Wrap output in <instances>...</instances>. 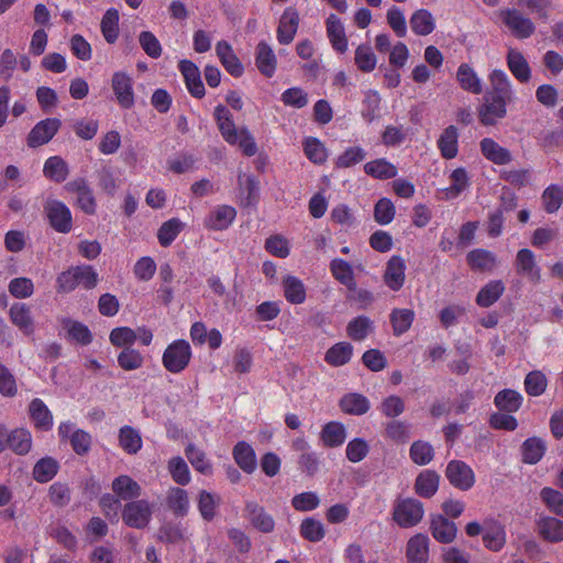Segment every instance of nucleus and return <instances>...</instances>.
<instances>
[{"instance_id": "obj_1", "label": "nucleus", "mask_w": 563, "mask_h": 563, "mask_svg": "<svg viewBox=\"0 0 563 563\" xmlns=\"http://www.w3.org/2000/svg\"><path fill=\"white\" fill-rule=\"evenodd\" d=\"M191 347L186 340H175L165 349L162 363L166 371L179 374L189 365Z\"/></svg>"}, {"instance_id": "obj_2", "label": "nucleus", "mask_w": 563, "mask_h": 563, "mask_svg": "<svg viewBox=\"0 0 563 563\" xmlns=\"http://www.w3.org/2000/svg\"><path fill=\"white\" fill-rule=\"evenodd\" d=\"M503 24L516 38H529L536 32L532 20L518 9H503L498 13Z\"/></svg>"}, {"instance_id": "obj_3", "label": "nucleus", "mask_w": 563, "mask_h": 563, "mask_svg": "<svg viewBox=\"0 0 563 563\" xmlns=\"http://www.w3.org/2000/svg\"><path fill=\"white\" fill-rule=\"evenodd\" d=\"M423 514L422 503L413 498H407L397 503L393 517L399 527L411 528L422 520Z\"/></svg>"}, {"instance_id": "obj_4", "label": "nucleus", "mask_w": 563, "mask_h": 563, "mask_svg": "<svg viewBox=\"0 0 563 563\" xmlns=\"http://www.w3.org/2000/svg\"><path fill=\"white\" fill-rule=\"evenodd\" d=\"M44 211L51 227L59 233H68L73 229L70 209L62 201L48 199L44 205Z\"/></svg>"}, {"instance_id": "obj_5", "label": "nucleus", "mask_w": 563, "mask_h": 563, "mask_svg": "<svg viewBox=\"0 0 563 563\" xmlns=\"http://www.w3.org/2000/svg\"><path fill=\"white\" fill-rule=\"evenodd\" d=\"M152 512V507L147 500H132L125 504L122 519L129 527L143 529L151 521Z\"/></svg>"}, {"instance_id": "obj_6", "label": "nucleus", "mask_w": 563, "mask_h": 563, "mask_svg": "<svg viewBox=\"0 0 563 563\" xmlns=\"http://www.w3.org/2000/svg\"><path fill=\"white\" fill-rule=\"evenodd\" d=\"M445 476L452 486L463 492L471 489L475 484L473 470L460 460H453L448 463Z\"/></svg>"}, {"instance_id": "obj_7", "label": "nucleus", "mask_w": 563, "mask_h": 563, "mask_svg": "<svg viewBox=\"0 0 563 563\" xmlns=\"http://www.w3.org/2000/svg\"><path fill=\"white\" fill-rule=\"evenodd\" d=\"M62 122L57 118H47L37 122L26 137L29 147L35 148L47 144L58 132Z\"/></svg>"}, {"instance_id": "obj_8", "label": "nucleus", "mask_w": 563, "mask_h": 563, "mask_svg": "<svg viewBox=\"0 0 563 563\" xmlns=\"http://www.w3.org/2000/svg\"><path fill=\"white\" fill-rule=\"evenodd\" d=\"M489 89L485 96L500 100L506 103H511L515 99L511 81L507 74L501 69H494L489 74Z\"/></svg>"}, {"instance_id": "obj_9", "label": "nucleus", "mask_w": 563, "mask_h": 563, "mask_svg": "<svg viewBox=\"0 0 563 563\" xmlns=\"http://www.w3.org/2000/svg\"><path fill=\"white\" fill-rule=\"evenodd\" d=\"M111 87L118 103L123 109H131L134 106L133 80L124 71H115L111 79Z\"/></svg>"}, {"instance_id": "obj_10", "label": "nucleus", "mask_w": 563, "mask_h": 563, "mask_svg": "<svg viewBox=\"0 0 563 563\" xmlns=\"http://www.w3.org/2000/svg\"><path fill=\"white\" fill-rule=\"evenodd\" d=\"M68 192L77 195V206L87 214H95L96 199L88 183L84 178L74 179L65 185Z\"/></svg>"}, {"instance_id": "obj_11", "label": "nucleus", "mask_w": 563, "mask_h": 563, "mask_svg": "<svg viewBox=\"0 0 563 563\" xmlns=\"http://www.w3.org/2000/svg\"><path fill=\"white\" fill-rule=\"evenodd\" d=\"M507 104L484 95L483 103L478 107V120L483 125L490 126L498 123L507 114Z\"/></svg>"}, {"instance_id": "obj_12", "label": "nucleus", "mask_w": 563, "mask_h": 563, "mask_svg": "<svg viewBox=\"0 0 563 563\" xmlns=\"http://www.w3.org/2000/svg\"><path fill=\"white\" fill-rule=\"evenodd\" d=\"M178 68L185 79L186 87L190 95L198 99L202 98L206 90L197 65L191 60L183 59L179 62Z\"/></svg>"}, {"instance_id": "obj_13", "label": "nucleus", "mask_w": 563, "mask_h": 563, "mask_svg": "<svg viewBox=\"0 0 563 563\" xmlns=\"http://www.w3.org/2000/svg\"><path fill=\"white\" fill-rule=\"evenodd\" d=\"M515 267L518 275L528 278L532 283L541 279V269L537 264L533 252L529 249L518 251L515 260Z\"/></svg>"}, {"instance_id": "obj_14", "label": "nucleus", "mask_w": 563, "mask_h": 563, "mask_svg": "<svg viewBox=\"0 0 563 563\" xmlns=\"http://www.w3.org/2000/svg\"><path fill=\"white\" fill-rule=\"evenodd\" d=\"M299 26V14L296 9L289 7L283 12L277 26V41L282 45L290 44Z\"/></svg>"}, {"instance_id": "obj_15", "label": "nucleus", "mask_w": 563, "mask_h": 563, "mask_svg": "<svg viewBox=\"0 0 563 563\" xmlns=\"http://www.w3.org/2000/svg\"><path fill=\"white\" fill-rule=\"evenodd\" d=\"M213 114L218 124V129L224 141L231 145H235L239 140L240 130L236 129L233 117L229 109L222 104H218L214 108Z\"/></svg>"}, {"instance_id": "obj_16", "label": "nucleus", "mask_w": 563, "mask_h": 563, "mask_svg": "<svg viewBox=\"0 0 563 563\" xmlns=\"http://www.w3.org/2000/svg\"><path fill=\"white\" fill-rule=\"evenodd\" d=\"M255 65L258 71L272 78L277 68V57L272 46L265 41H260L255 48Z\"/></svg>"}, {"instance_id": "obj_17", "label": "nucleus", "mask_w": 563, "mask_h": 563, "mask_svg": "<svg viewBox=\"0 0 563 563\" xmlns=\"http://www.w3.org/2000/svg\"><path fill=\"white\" fill-rule=\"evenodd\" d=\"M406 263L402 257L393 255L386 264L384 283L393 291H398L405 284Z\"/></svg>"}, {"instance_id": "obj_18", "label": "nucleus", "mask_w": 563, "mask_h": 563, "mask_svg": "<svg viewBox=\"0 0 563 563\" xmlns=\"http://www.w3.org/2000/svg\"><path fill=\"white\" fill-rule=\"evenodd\" d=\"M327 36L336 52L343 54L347 51L345 29L339 16L331 13L325 20Z\"/></svg>"}, {"instance_id": "obj_19", "label": "nucleus", "mask_w": 563, "mask_h": 563, "mask_svg": "<svg viewBox=\"0 0 563 563\" xmlns=\"http://www.w3.org/2000/svg\"><path fill=\"white\" fill-rule=\"evenodd\" d=\"M245 512L247 519L251 521L254 528L264 533H269L275 528L274 518L255 501H249L245 506Z\"/></svg>"}, {"instance_id": "obj_20", "label": "nucleus", "mask_w": 563, "mask_h": 563, "mask_svg": "<svg viewBox=\"0 0 563 563\" xmlns=\"http://www.w3.org/2000/svg\"><path fill=\"white\" fill-rule=\"evenodd\" d=\"M429 544L430 540L423 533H417L411 537L407 542L406 550L408 563H428Z\"/></svg>"}, {"instance_id": "obj_21", "label": "nucleus", "mask_w": 563, "mask_h": 563, "mask_svg": "<svg viewBox=\"0 0 563 563\" xmlns=\"http://www.w3.org/2000/svg\"><path fill=\"white\" fill-rule=\"evenodd\" d=\"M483 542L488 550L494 552L500 551L506 543L505 527L495 519L485 520Z\"/></svg>"}, {"instance_id": "obj_22", "label": "nucleus", "mask_w": 563, "mask_h": 563, "mask_svg": "<svg viewBox=\"0 0 563 563\" xmlns=\"http://www.w3.org/2000/svg\"><path fill=\"white\" fill-rule=\"evenodd\" d=\"M216 53L225 70L233 77H241L244 67L227 41L217 43Z\"/></svg>"}, {"instance_id": "obj_23", "label": "nucleus", "mask_w": 563, "mask_h": 563, "mask_svg": "<svg viewBox=\"0 0 563 563\" xmlns=\"http://www.w3.org/2000/svg\"><path fill=\"white\" fill-rule=\"evenodd\" d=\"M63 329L66 331V338L70 342H75L82 346L89 345L93 335L89 328L80 321L73 320L70 318H63L60 320Z\"/></svg>"}, {"instance_id": "obj_24", "label": "nucleus", "mask_w": 563, "mask_h": 563, "mask_svg": "<svg viewBox=\"0 0 563 563\" xmlns=\"http://www.w3.org/2000/svg\"><path fill=\"white\" fill-rule=\"evenodd\" d=\"M234 462L246 474H252L256 470V454L251 444L245 441H239L232 450Z\"/></svg>"}, {"instance_id": "obj_25", "label": "nucleus", "mask_w": 563, "mask_h": 563, "mask_svg": "<svg viewBox=\"0 0 563 563\" xmlns=\"http://www.w3.org/2000/svg\"><path fill=\"white\" fill-rule=\"evenodd\" d=\"M479 146L483 156L496 165H506L512 161L510 151L503 147L490 137H484Z\"/></svg>"}, {"instance_id": "obj_26", "label": "nucleus", "mask_w": 563, "mask_h": 563, "mask_svg": "<svg viewBox=\"0 0 563 563\" xmlns=\"http://www.w3.org/2000/svg\"><path fill=\"white\" fill-rule=\"evenodd\" d=\"M466 262L473 271L492 272L497 266L496 255L485 249H475L467 253Z\"/></svg>"}, {"instance_id": "obj_27", "label": "nucleus", "mask_w": 563, "mask_h": 563, "mask_svg": "<svg viewBox=\"0 0 563 563\" xmlns=\"http://www.w3.org/2000/svg\"><path fill=\"white\" fill-rule=\"evenodd\" d=\"M320 440L325 448L341 446L346 440L345 426L339 421H330L322 427Z\"/></svg>"}, {"instance_id": "obj_28", "label": "nucleus", "mask_w": 563, "mask_h": 563, "mask_svg": "<svg viewBox=\"0 0 563 563\" xmlns=\"http://www.w3.org/2000/svg\"><path fill=\"white\" fill-rule=\"evenodd\" d=\"M29 413L35 428L48 431L53 427V415L40 398H34L29 405Z\"/></svg>"}, {"instance_id": "obj_29", "label": "nucleus", "mask_w": 563, "mask_h": 563, "mask_svg": "<svg viewBox=\"0 0 563 563\" xmlns=\"http://www.w3.org/2000/svg\"><path fill=\"white\" fill-rule=\"evenodd\" d=\"M430 530L433 538L441 543H451L457 532L456 525L441 515L432 519Z\"/></svg>"}, {"instance_id": "obj_30", "label": "nucleus", "mask_w": 563, "mask_h": 563, "mask_svg": "<svg viewBox=\"0 0 563 563\" xmlns=\"http://www.w3.org/2000/svg\"><path fill=\"white\" fill-rule=\"evenodd\" d=\"M112 490L119 499L133 500L142 494V488L128 475H120L112 482Z\"/></svg>"}, {"instance_id": "obj_31", "label": "nucleus", "mask_w": 563, "mask_h": 563, "mask_svg": "<svg viewBox=\"0 0 563 563\" xmlns=\"http://www.w3.org/2000/svg\"><path fill=\"white\" fill-rule=\"evenodd\" d=\"M236 217V211L233 207L223 205L217 207L210 212L206 219V227L212 230H225L233 222Z\"/></svg>"}, {"instance_id": "obj_32", "label": "nucleus", "mask_w": 563, "mask_h": 563, "mask_svg": "<svg viewBox=\"0 0 563 563\" xmlns=\"http://www.w3.org/2000/svg\"><path fill=\"white\" fill-rule=\"evenodd\" d=\"M507 66L511 74L520 82H528L531 78V69L525 56L516 49H509Z\"/></svg>"}, {"instance_id": "obj_33", "label": "nucleus", "mask_w": 563, "mask_h": 563, "mask_svg": "<svg viewBox=\"0 0 563 563\" xmlns=\"http://www.w3.org/2000/svg\"><path fill=\"white\" fill-rule=\"evenodd\" d=\"M409 24L412 32L419 36H427L435 29V20L426 9L416 10L410 16Z\"/></svg>"}, {"instance_id": "obj_34", "label": "nucleus", "mask_w": 563, "mask_h": 563, "mask_svg": "<svg viewBox=\"0 0 563 563\" xmlns=\"http://www.w3.org/2000/svg\"><path fill=\"white\" fill-rule=\"evenodd\" d=\"M456 80L461 88L474 95L483 91L482 80L468 64H461L456 71Z\"/></svg>"}, {"instance_id": "obj_35", "label": "nucleus", "mask_w": 563, "mask_h": 563, "mask_svg": "<svg viewBox=\"0 0 563 563\" xmlns=\"http://www.w3.org/2000/svg\"><path fill=\"white\" fill-rule=\"evenodd\" d=\"M283 290L286 300L291 305H301L307 298L303 283L296 276L288 275L283 279Z\"/></svg>"}, {"instance_id": "obj_36", "label": "nucleus", "mask_w": 563, "mask_h": 563, "mask_svg": "<svg viewBox=\"0 0 563 563\" xmlns=\"http://www.w3.org/2000/svg\"><path fill=\"white\" fill-rule=\"evenodd\" d=\"M364 172L366 175L379 180L395 178L398 174L397 167L386 158L367 162L364 165Z\"/></svg>"}, {"instance_id": "obj_37", "label": "nucleus", "mask_w": 563, "mask_h": 563, "mask_svg": "<svg viewBox=\"0 0 563 563\" xmlns=\"http://www.w3.org/2000/svg\"><path fill=\"white\" fill-rule=\"evenodd\" d=\"M440 476L437 472L426 470L421 472L415 483L416 493L423 497H432L439 488Z\"/></svg>"}, {"instance_id": "obj_38", "label": "nucleus", "mask_w": 563, "mask_h": 563, "mask_svg": "<svg viewBox=\"0 0 563 563\" xmlns=\"http://www.w3.org/2000/svg\"><path fill=\"white\" fill-rule=\"evenodd\" d=\"M166 505L175 516H186L189 511L188 493L179 487H170L167 492Z\"/></svg>"}, {"instance_id": "obj_39", "label": "nucleus", "mask_w": 563, "mask_h": 563, "mask_svg": "<svg viewBox=\"0 0 563 563\" xmlns=\"http://www.w3.org/2000/svg\"><path fill=\"white\" fill-rule=\"evenodd\" d=\"M330 271L333 277L349 290H355V278L352 265L342 260L334 258L330 263Z\"/></svg>"}, {"instance_id": "obj_40", "label": "nucleus", "mask_w": 563, "mask_h": 563, "mask_svg": "<svg viewBox=\"0 0 563 563\" xmlns=\"http://www.w3.org/2000/svg\"><path fill=\"white\" fill-rule=\"evenodd\" d=\"M504 291L505 285L501 280H490L478 291L476 296V303L479 307L488 308L498 301Z\"/></svg>"}, {"instance_id": "obj_41", "label": "nucleus", "mask_w": 563, "mask_h": 563, "mask_svg": "<svg viewBox=\"0 0 563 563\" xmlns=\"http://www.w3.org/2000/svg\"><path fill=\"white\" fill-rule=\"evenodd\" d=\"M10 319L25 334L33 332V320L30 307L22 302H15L9 310Z\"/></svg>"}, {"instance_id": "obj_42", "label": "nucleus", "mask_w": 563, "mask_h": 563, "mask_svg": "<svg viewBox=\"0 0 563 563\" xmlns=\"http://www.w3.org/2000/svg\"><path fill=\"white\" fill-rule=\"evenodd\" d=\"M43 174L52 181L63 183L69 175V168L60 156H51L44 163Z\"/></svg>"}, {"instance_id": "obj_43", "label": "nucleus", "mask_w": 563, "mask_h": 563, "mask_svg": "<svg viewBox=\"0 0 563 563\" xmlns=\"http://www.w3.org/2000/svg\"><path fill=\"white\" fill-rule=\"evenodd\" d=\"M142 437L131 426H123L119 430V445L128 454H136L142 449Z\"/></svg>"}, {"instance_id": "obj_44", "label": "nucleus", "mask_w": 563, "mask_h": 563, "mask_svg": "<svg viewBox=\"0 0 563 563\" xmlns=\"http://www.w3.org/2000/svg\"><path fill=\"white\" fill-rule=\"evenodd\" d=\"M459 132L456 126L450 125L443 130L439 140L438 147L441 155L446 159H452L457 154Z\"/></svg>"}, {"instance_id": "obj_45", "label": "nucleus", "mask_w": 563, "mask_h": 563, "mask_svg": "<svg viewBox=\"0 0 563 563\" xmlns=\"http://www.w3.org/2000/svg\"><path fill=\"white\" fill-rule=\"evenodd\" d=\"M522 396L514 389H503L494 398L495 406L504 412H516L522 405Z\"/></svg>"}, {"instance_id": "obj_46", "label": "nucleus", "mask_w": 563, "mask_h": 563, "mask_svg": "<svg viewBox=\"0 0 563 563\" xmlns=\"http://www.w3.org/2000/svg\"><path fill=\"white\" fill-rule=\"evenodd\" d=\"M340 407L345 413L361 416L369 410V401L361 394L351 393L342 397Z\"/></svg>"}, {"instance_id": "obj_47", "label": "nucleus", "mask_w": 563, "mask_h": 563, "mask_svg": "<svg viewBox=\"0 0 563 563\" xmlns=\"http://www.w3.org/2000/svg\"><path fill=\"white\" fill-rule=\"evenodd\" d=\"M353 354V346L349 342H339L331 346L324 356V361L334 367L345 365Z\"/></svg>"}, {"instance_id": "obj_48", "label": "nucleus", "mask_w": 563, "mask_h": 563, "mask_svg": "<svg viewBox=\"0 0 563 563\" xmlns=\"http://www.w3.org/2000/svg\"><path fill=\"white\" fill-rule=\"evenodd\" d=\"M540 534L550 542L563 541V521L553 517H543L538 521Z\"/></svg>"}, {"instance_id": "obj_49", "label": "nucleus", "mask_w": 563, "mask_h": 563, "mask_svg": "<svg viewBox=\"0 0 563 563\" xmlns=\"http://www.w3.org/2000/svg\"><path fill=\"white\" fill-rule=\"evenodd\" d=\"M119 11L110 8L102 16L100 27L104 40L109 44H113L119 37Z\"/></svg>"}, {"instance_id": "obj_50", "label": "nucleus", "mask_w": 563, "mask_h": 563, "mask_svg": "<svg viewBox=\"0 0 563 563\" xmlns=\"http://www.w3.org/2000/svg\"><path fill=\"white\" fill-rule=\"evenodd\" d=\"M545 452V443L537 437L527 439L521 445L522 462L537 464Z\"/></svg>"}, {"instance_id": "obj_51", "label": "nucleus", "mask_w": 563, "mask_h": 563, "mask_svg": "<svg viewBox=\"0 0 563 563\" xmlns=\"http://www.w3.org/2000/svg\"><path fill=\"white\" fill-rule=\"evenodd\" d=\"M185 455L197 472L203 475L212 474V464L201 449L190 443L185 449Z\"/></svg>"}, {"instance_id": "obj_52", "label": "nucleus", "mask_w": 563, "mask_h": 563, "mask_svg": "<svg viewBox=\"0 0 563 563\" xmlns=\"http://www.w3.org/2000/svg\"><path fill=\"white\" fill-rule=\"evenodd\" d=\"M7 442L9 448L16 454H26L32 446V435L26 429L20 428L13 430L7 435Z\"/></svg>"}, {"instance_id": "obj_53", "label": "nucleus", "mask_w": 563, "mask_h": 563, "mask_svg": "<svg viewBox=\"0 0 563 563\" xmlns=\"http://www.w3.org/2000/svg\"><path fill=\"white\" fill-rule=\"evenodd\" d=\"M415 312L411 309L395 308L390 312V323L394 335L399 336L406 333L412 325Z\"/></svg>"}, {"instance_id": "obj_54", "label": "nucleus", "mask_w": 563, "mask_h": 563, "mask_svg": "<svg viewBox=\"0 0 563 563\" xmlns=\"http://www.w3.org/2000/svg\"><path fill=\"white\" fill-rule=\"evenodd\" d=\"M238 184L241 194L244 196V205H255L260 192L258 181L255 177L246 174H240L238 176Z\"/></svg>"}, {"instance_id": "obj_55", "label": "nucleus", "mask_w": 563, "mask_h": 563, "mask_svg": "<svg viewBox=\"0 0 563 563\" xmlns=\"http://www.w3.org/2000/svg\"><path fill=\"white\" fill-rule=\"evenodd\" d=\"M59 465L53 457H43L33 468V477L38 483L49 482L58 472Z\"/></svg>"}, {"instance_id": "obj_56", "label": "nucleus", "mask_w": 563, "mask_h": 563, "mask_svg": "<svg viewBox=\"0 0 563 563\" xmlns=\"http://www.w3.org/2000/svg\"><path fill=\"white\" fill-rule=\"evenodd\" d=\"M168 472L173 481L181 486L188 485L191 481L189 467L181 456H174L168 461Z\"/></svg>"}, {"instance_id": "obj_57", "label": "nucleus", "mask_w": 563, "mask_h": 563, "mask_svg": "<svg viewBox=\"0 0 563 563\" xmlns=\"http://www.w3.org/2000/svg\"><path fill=\"white\" fill-rule=\"evenodd\" d=\"M373 330V322L366 316H358L352 319L346 327L347 335L353 341H363Z\"/></svg>"}, {"instance_id": "obj_58", "label": "nucleus", "mask_w": 563, "mask_h": 563, "mask_svg": "<svg viewBox=\"0 0 563 563\" xmlns=\"http://www.w3.org/2000/svg\"><path fill=\"white\" fill-rule=\"evenodd\" d=\"M299 531L300 536L310 542H319L325 536L323 523L320 520L311 517L301 521Z\"/></svg>"}, {"instance_id": "obj_59", "label": "nucleus", "mask_w": 563, "mask_h": 563, "mask_svg": "<svg viewBox=\"0 0 563 563\" xmlns=\"http://www.w3.org/2000/svg\"><path fill=\"white\" fill-rule=\"evenodd\" d=\"M183 222L173 218L164 222L157 232V239L162 246H169L183 230Z\"/></svg>"}, {"instance_id": "obj_60", "label": "nucleus", "mask_w": 563, "mask_h": 563, "mask_svg": "<svg viewBox=\"0 0 563 563\" xmlns=\"http://www.w3.org/2000/svg\"><path fill=\"white\" fill-rule=\"evenodd\" d=\"M468 186L467 173L464 168H456L451 174V185L444 189L446 199L459 197Z\"/></svg>"}, {"instance_id": "obj_61", "label": "nucleus", "mask_w": 563, "mask_h": 563, "mask_svg": "<svg viewBox=\"0 0 563 563\" xmlns=\"http://www.w3.org/2000/svg\"><path fill=\"white\" fill-rule=\"evenodd\" d=\"M303 151L308 159L314 164H323L328 158L325 146L316 137L305 139Z\"/></svg>"}, {"instance_id": "obj_62", "label": "nucleus", "mask_w": 563, "mask_h": 563, "mask_svg": "<svg viewBox=\"0 0 563 563\" xmlns=\"http://www.w3.org/2000/svg\"><path fill=\"white\" fill-rule=\"evenodd\" d=\"M109 340L113 346L131 347L137 340L135 330L129 327L114 328L109 335Z\"/></svg>"}, {"instance_id": "obj_63", "label": "nucleus", "mask_w": 563, "mask_h": 563, "mask_svg": "<svg viewBox=\"0 0 563 563\" xmlns=\"http://www.w3.org/2000/svg\"><path fill=\"white\" fill-rule=\"evenodd\" d=\"M144 357L135 349L125 347L118 355V364L124 371H134L143 366Z\"/></svg>"}, {"instance_id": "obj_64", "label": "nucleus", "mask_w": 563, "mask_h": 563, "mask_svg": "<svg viewBox=\"0 0 563 563\" xmlns=\"http://www.w3.org/2000/svg\"><path fill=\"white\" fill-rule=\"evenodd\" d=\"M542 201L548 213L556 212L563 202V187L549 186L542 194Z\"/></svg>"}]
</instances>
